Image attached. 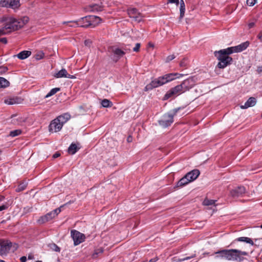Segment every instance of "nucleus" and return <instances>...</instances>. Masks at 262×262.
I'll list each match as a JSON object with an SVG mask.
<instances>
[{
	"label": "nucleus",
	"instance_id": "nucleus-1",
	"mask_svg": "<svg viewBox=\"0 0 262 262\" xmlns=\"http://www.w3.org/2000/svg\"><path fill=\"white\" fill-rule=\"evenodd\" d=\"M219 256L228 260L241 262L244 260L243 256L248 255V253L237 249L223 250L216 253Z\"/></svg>",
	"mask_w": 262,
	"mask_h": 262
},
{
	"label": "nucleus",
	"instance_id": "nucleus-2",
	"mask_svg": "<svg viewBox=\"0 0 262 262\" xmlns=\"http://www.w3.org/2000/svg\"><path fill=\"white\" fill-rule=\"evenodd\" d=\"M231 54V53L228 50V48L214 52V56L219 60L217 66L218 68L224 69L231 64L233 59L229 56Z\"/></svg>",
	"mask_w": 262,
	"mask_h": 262
},
{
	"label": "nucleus",
	"instance_id": "nucleus-3",
	"mask_svg": "<svg viewBox=\"0 0 262 262\" xmlns=\"http://www.w3.org/2000/svg\"><path fill=\"white\" fill-rule=\"evenodd\" d=\"M101 19L94 15H88L81 18L80 19L73 21L75 26L87 28L88 27H95L100 23Z\"/></svg>",
	"mask_w": 262,
	"mask_h": 262
},
{
	"label": "nucleus",
	"instance_id": "nucleus-4",
	"mask_svg": "<svg viewBox=\"0 0 262 262\" xmlns=\"http://www.w3.org/2000/svg\"><path fill=\"white\" fill-rule=\"evenodd\" d=\"M179 108H175L173 110L172 114L168 113L164 115L159 121V124L164 127L170 125L173 122V116L176 114Z\"/></svg>",
	"mask_w": 262,
	"mask_h": 262
},
{
	"label": "nucleus",
	"instance_id": "nucleus-5",
	"mask_svg": "<svg viewBox=\"0 0 262 262\" xmlns=\"http://www.w3.org/2000/svg\"><path fill=\"white\" fill-rule=\"evenodd\" d=\"M4 27L8 33L19 29L17 19L13 17H9L5 20Z\"/></svg>",
	"mask_w": 262,
	"mask_h": 262
},
{
	"label": "nucleus",
	"instance_id": "nucleus-6",
	"mask_svg": "<svg viewBox=\"0 0 262 262\" xmlns=\"http://www.w3.org/2000/svg\"><path fill=\"white\" fill-rule=\"evenodd\" d=\"M185 93L180 84L178 85L167 92L164 95L163 99L164 100H167L171 97H176L182 93Z\"/></svg>",
	"mask_w": 262,
	"mask_h": 262
},
{
	"label": "nucleus",
	"instance_id": "nucleus-7",
	"mask_svg": "<svg viewBox=\"0 0 262 262\" xmlns=\"http://www.w3.org/2000/svg\"><path fill=\"white\" fill-rule=\"evenodd\" d=\"M61 211L60 208H56L52 211L48 213L46 215L41 216L38 220L37 223L39 224H42L48 222L54 218Z\"/></svg>",
	"mask_w": 262,
	"mask_h": 262
},
{
	"label": "nucleus",
	"instance_id": "nucleus-8",
	"mask_svg": "<svg viewBox=\"0 0 262 262\" xmlns=\"http://www.w3.org/2000/svg\"><path fill=\"white\" fill-rule=\"evenodd\" d=\"M71 236L74 241V246H77L85 241V236L84 234L76 230L71 231Z\"/></svg>",
	"mask_w": 262,
	"mask_h": 262
},
{
	"label": "nucleus",
	"instance_id": "nucleus-9",
	"mask_svg": "<svg viewBox=\"0 0 262 262\" xmlns=\"http://www.w3.org/2000/svg\"><path fill=\"white\" fill-rule=\"evenodd\" d=\"M183 76V74H179V73H169L165 74L162 76L160 77V80H161V82L162 83V85L168 83L170 81H171L177 78H180V77H182Z\"/></svg>",
	"mask_w": 262,
	"mask_h": 262
},
{
	"label": "nucleus",
	"instance_id": "nucleus-10",
	"mask_svg": "<svg viewBox=\"0 0 262 262\" xmlns=\"http://www.w3.org/2000/svg\"><path fill=\"white\" fill-rule=\"evenodd\" d=\"M246 192L245 187L240 186L232 189L230 191V195L233 198L242 196Z\"/></svg>",
	"mask_w": 262,
	"mask_h": 262
},
{
	"label": "nucleus",
	"instance_id": "nucleus-11",
	"mask_svg": "<svg viewBox=\"0 0 262 262\" xmlns=\"http://www.w3.org/2000/svg\"><path fill=\"white\" fill-rule=\"evenodd\" d=\"M184 92L189 90L195 85V80L193 77H190L184 80L180 84Z\"/></svg>",
	"mask_w": 262,
	"mask_h": 262
},
{
	"label": "nucleus",
	"instance_id": "nucleus-12",
	"mask_svg": "<svg viewBox=\"0 0 262 262\" xmlns=\"http://www.w3.org/2000/svg\"><path fill=\"white\" fill-rule=\"evenodd\" d=\"M249 42L248 41H246L238 46L229 47L228 48V50L229 52L231 53V54L233 53L240 52L245 50L249 46Z\"/></svg>",
	"mask_w": 262,
	"mask_h": 262
},
{
	"label": "nucleus",
	"instance_id": "nucleus-13",
	"mask_svg": "<svg viewBox=\"0 0 262 262\" xmlns=\"http://www.w3.org/2000/svg\"><path fill=\"white\" fill-rule=\"evenodd\" d=\"M62 126L60 121L56 118L50 123L49 130L51 132H57L61 129Z\"/></svg>",
	"mask_w": 262,
	"mask_h": 262
},
{
	"label": "nucleus",
	"instance_id": "nucleus-14",
	"mask_svg": "<svg viewBox=\"0 0 262 262\" xmlns=\"http://www.w3.org/2000/svg\"><path fill=\"white\" fill-rule=\"evenodd\" d=\"M128 14L130 17L138 22H140L142 20V16L141 14L135 8H131L128 10Z\"/></svg>",
	"mask_w": 262,
	"mask_h": 262
},
{
	"label": "nucleus",
	"instance_id": "nucleus-15",
	"mask_svg": "<svg viewBox=\"0 0 262 262\" xmlns=\"http://www.w3.org/2000/svg\"><path fill=\"white\" fill-rule=\"evenodd\" d=\"M11 247V243L0 239V253L4 254L8 252Z\"/></svg>",
	"mask_w": 262,
	"mask_h": 262
},
{
	"label": "nucleus",
	"instance_id": "nucleus-16",
	"mask_svg": "<svg viewBox=\"0 0 262 262\" xmlns=\"http://www.w3.org/2000/svg\"><path fill=\"white\" fill-rule=\"evenodd\" d=\"M200 172L198 169H193L191 171L188 172L186 175L188 177V180L190 182L196 180L199 176L200 175Z\"/></svg>",
	"mask_w": 262,
	"mask_h": 262
},
{
	"label": "nucleus",
	"instance_id": "nucleus-17",
	"mask_svg": "<svg viewBox=\"0 0 262 262\" xmlns=\"http://www.w3.org/2000/svg\"><path fill=\"white\" fill-rule=\"evenodd\" d=\"M256 103V100L254 97H250L248 100L245 103L244 105H241V108L242 109L247 108L249 107L254 106Z\"/></svg>",
	"mask_w": 262,
	"mask_h": 262
},
{
	"label": "nucleus",
	"instance_id": "nucleus-18",
	"mask_svg": "<svg viewBox=\"0 0 262 262\" xmlns=\"http://www.w3.org/2000/svg\"><path fill=\"white\" fill-rule=\"evenodd\" d=\"M112 52L114 56L116 57V61H117L125 54L124 51L117 48L113 49Z\"/></svg>",
	"mask_w": 262,
	"mask_h": 262
},
{
	"label": "nucleus",
	"instance_id": "nucleus-19",
	"mask_svg": "<svg viewBox=\"0 0 262 262\" xmlns=\"http://www.w3.org/2000/svg\"><path fill=\"white\" fill-rule=\"evenodd\" d=\"M23 99L20 98H12L5 100V103L9 105L20 103Z\"/></svg>",
	"mask_w": 262,
	"mask_h": 262
},
{
	"label": "nucleus",
	"instance_id": "nucleus-20",
	"mask_svg": "<svg viewBox=\"0 0 262 262\" xmlns=\"http://www.w3.org/2000/svg\"><path fill=\"white\" fill-rule=\"evenodd\" d=\"M71 118V116L68 113H65L62 115L58 116L56 119L58 120L61 124L63 125Z\"/></svg>",
	"mask_w": 262,
	"mask_h": 262
},
{
	"label": "nucleus",
	"instance_id": "nucleus-21",
	"mask_svg": "<svg viewBox=\"0 0 262 262\" xmlns=\"http://www.w3.org/2000/svg\"><path fill=\"white\" fill-rule=\"evenodd\" d=\"M236 241L244 242H246V243L249 244L252 246H254V245L257 246V245L256 244H254V242H253V241L250 238H249L247 237H240L237 238L233 241V242H235Z\"/></svg>",
	"mask_w": 262,
	"mask_h": 262
},
{
	"label": "nucleus",
	"instance_id": "nucleus-22",
	"mask_svg": "<svg viewBox=\"0 0 262 262\" xmlns=\"http://www.w3.org/2000/svg\"><path fill=\"white\" fill-rule=\"evenodd\" d=\"M31 55V52L30 51H23L19 53L16 56L20 59H25Z\"/></svg>",
	"mask_w": 262,
	"mask_h": 262
},
{
	"label": "nucleus",
	"instance_id": "nucleus-23",
	"mask_svg": "<svg viewBox=\"0 0 262 262\" xmlns=\"http://www.w3.org/2000/svg\"><path fill=\"white\" fill-rule=\"evenodd\" d=\"M190 182V181L188 179V177H187V175L186 174L184 177H183L178 181L177 186L178 187L184 186Z\"/></svg>",
	"mask_w": 262,
	"mask_h": 262
},
{
	"label": "nucleus",
	"instance_id": "nucleus-24",
	"mask_svg": "<svg viewBox=\"0 0 262 262\" xmlns=\"http://www.w3.org/2000/svg\"><path fill=\"white\" fill-rule=\"evenodd\" d=\"M68 72L65 69H62L54 75V77L56 78H62L67 77Z\"/></svg>",
	"mask_w": 262,
	"mask_h": 262
},
{
	"label": "nucleus",
	"instance_id": "nucleus-25",
	"mask_svg": "<svg viewBox=\"0 0 262 262\" xmlns=\"http://www.w3.org/2000/svg\"><path fill=\"white\" fill-rule=\"evenodd\" d=\"M19 29L28 23L29 18L27 16H24L19 19H17Z\"/></svg>",
	"mask_w": 262,
	"mask_h": 262
},
{
	"label": "nucleus",
	"instance_id": "nucleus-26",
	"mask_svg": "<svg viewBox=\"0 0 262 262\" xmlns=\"http://www.w3.org/2000/svg\"><path fill=\"white\" fill-rule=\"evenodd\" d=\"M102 7L97 4L92 5L90 6L89 11L92 12H98L102 10Z\"/></svg>",
	"mask_w": 262,
	"mask_h": 262
},
{
	"label": "nucleus",
	"instance_id": "nucleus-27",
	"mask_svg": "<svg viewBox=\"0 0 262 262\" xmlns=\"http://www.w3.org/2000/svg\"><path fill=\"white\" fill-rule=\"evenodd\" d=\"M9 8L15 9L20 6V0H9Z\"/></svg>",
	"mask_w": 262,
	"mask_h": 262
},
{
	"label": "nucleus",
	"instance_id": "nucleus-28",
	"mask_svg": "<svg viewBox=\"0 0 262 262\" xmlns=\"http://www.w3.org/2000/svg\"><path fill=\"white\" fill-rule=\"evenodd\" d=\"M77 145L75 144L72 143L68 148V152L70 154L74 155L77 152Z\"/></svg>",
	"mask_w": 262,
	"mask_h": 262
},
{
	"label": "nucleus",
	"instance_id": "nucleus-29",
	"mask_svg": "<svg viewBox=\"0 0 262 262\" xmlns=\"http://www.w3.org/2000/svg\"><path fill=\"white\" fill-rule=\"evenodd\" d=\"M9 82L3 77H0V88H6L9 85Z\"/></svg>",
	"mask_w": 262,
	"mask_h": 262
},
{
	"label": "nucleus",
	"instance_id": "nucleus-30",
	"mask_svg": "<svg viewBox=\"0 0 262 262\" xmlns=\"http://www.w3.org/2000/svg\"><path fill=\"white\" fill-rule=\"evenodd\" d=\"M101 104L104 107H111L113 106V103L108 99H104L101 101Z\"/></svg>",
	"mask_w": 262,
	"mask_h": 262
},
{
	"label": "nucleus",
	"instance_id": "nucleus-31",
	"mask_svg": "<svg viewBox=\"0 0 262 262\" xmlns=\"http://www.w3.org/2000/svg\"><path fill=\"white\" fill-rule=\"evenodd\" d=\"M162 83L163 82H161L160 80V77L151 81V85H152L154 88H158L160 86L163 85Z\"/></svg>",
	"mask_w": 262,
	"mask_h": 262
},
{
	"label": "nucleus",
	"instance_id": "nucleus-32",
	"mask_svg": "<svg viewBox=\"0 0 262 262\" xmlns=\"http://www.w3.org/2000/svg\"><path fill=\"white\" fill-rule=\"evenodd\" d=\"M27 184L26 182H23L20 183L16 189L17 192H20L23 191L27 187Z\"/></svg>",
	"mask_w": 262,
	"mask_h": 262
},
{
	"label": "nucleus",
	"instance_id": "nucleus-33",
	"mask_svg": "<svg viewBox=\"0 0 262 262\" xmlns=\"http://www.w3.org/2000/svg\"><path fill=\"white\" fill-rule=\"evenodd\" d=\"M60 91V88H56L52 89L49 93L47 94V95L45 96V98H48L55 94H56L57 92Z\"/></svg>",
	"mask_w": 262,
	"mask_h": 262
},
{
	"label": "nucleus",
	"instance_id": "nucleus-34",
	"mask_svg": "<svg viewBox=\"0 0 262 262\" xmlns=\"http://www.w3.org/2000/svg\"><path fill=\"white\" fill-rule=\"evenodd\" d=\"M180 19H182L185 14V5H183V4H180Z\"/></svg>",
	"mask_w": 262,
	"mask_h": 262
},
{
	"label": "nucleus",
	"instance_id": "nucleus-35",
	"mask_svg": "<svg viewBox=\"0 0 262 262\" xmlns=\"http://www.w3.org/2000/svg\"><path fill=\"white\" fill-rule=\"evenodd\" d=\"M44 53L42 51H38L35 55L34 57L36 60H40L44 57Z\"/></svg>",
	"mask_w": 262,
	"mask_h": 262
},
{
	"label": "nucleus",
	"instance_id": "nucleus-36",
	"mask_svg": "<svg viewBox=\"0 0 262 262\" xmlns=\"http://www.w3.org/2000/svg\"><path fill=\"white\" fill-rule=\"evenodd\" d=\"M215 201L213 200L205 199L203 201V205L205 206L213 205L215 204Z\"/></svg>",
	"mask_w": 262,
	"mask_h": 262
},
{
	"label": "nucleus",
	"instance_id": "nucleus-37",
	"mask_svg": "<svg viewBox=\"0 0 262 262\" xmlns=\"http://www.w3.org/2000/svg\"><path fill=\"white\" fill-rule=\"evenodd\" d=\"M21 133V131L20 129H16L14 130H12L10 133V136L11 137H14L17 136L19 135Z\"/></svg>",
	"mask_w": 262,
	"mask_h": 262
},
{
	"label": "nucleus",
	"instance_id": "nucleus-38",
	"mask_svg": "<svg viewBox=\"0 0 262 262\" xmlns=\"http://www.w3.org/2000/svg\"><path fill=\"white\" fill-rule=\"evenodd\" d=\"M0 6L3 7L9 8V0H1Z\"/></svg>",
	"mask_w": 262,
	"mask_h": 262
},
{
	"label": "nucleus",
	"instance_id": "nucleus-39",
	"mask_svg": "<svg viewBox=\"0 0 262 262\" xmlns=\"http://www.w3.org/2000/svg\"><path fill=\"white\" fill-rule=\"evenodd\" d=\"M103 252V250L102 249L100 248V249H97L96 250H95L94 253H93L92 256L94 258H96L98 255H99V254H101Z\"/></svg>",
	"mask_w": 262,
	"mask_h": 262
},
{
	"label": "nucleus",
	"instance_id": "nucleus-40",
	"mask_svg": "<svg viewBox=\"0 0 262 262\" xmlns=\"http://www.w3.org/2000/svg\"><path fill=\"white\" fill-rule=\"evenodd\" d=\"M187 65V59L186 58H184L181 62H180V66L182 68H185Z\"/></svg>",
	"mask_w": 262,
	"mask_h": 262
},
{
	"label": "nucleus",
	"instance_id": "nucleus-41",
	"mask_svg": "<svg viewBox=\"0 0 262 262\" xmlns=\"http://www.w3.org/2000/svg\"><path fill=\"white\" fill-rule=\"evenodd\" d=\"M257 0H247V4L249 6H254L256 3Z\"/></svg>",
	"mask_w": 262,
	"mask_h": 262
},
{
	"label": "nucleus",
	"instance_id": "nucleus-42",
	"mask_svg": "<svg viewBox=\"0 0 262 262\" xmlns=\"http://www.w3.org/2000/svg\"><path fill=\"white\" fill-rule=\"evenodd\" d=\"M140 46V43H137L135 47L133 48V51L136 52H138L139 51Z\"/></svg>",
	"mask_w": 262,
	"mask_h": 262
},
{
	"label": "nucleus",
	"instance_id": "nucleus-43",
	"mask_svg": "<svg viewBox=\"0 0 262 262\" xmlns=\"http://www.w3.org/2000/svg\"><path fill=\"white\" fill-rule=\"evenodd\" d=\"M73 21H64V22H63V24H68L69 23H71L72 24L69 25V26L70 27H74V28L77 27L78 26H75V24L73 23Z\"/></svg>",
	"mask_w": 262,
	"mask_h": 262
},
{
	"label": "nucleus",
	"instance_id": "nucleus-44",
	"mask_svg": "<svg viewBox=\"0 0 262 262\" xmlns=\"http://www.w3.org/2000/svg\"><path fill=\"white\" fill-rule=\"evenodd\" d=\"M175 58V56L174 55H170L166 58V62H169L170 61L172 60V59Z\"/></svg>",
	"mask_w": 262,
	"mask_h": 262
},
{
	"label": "nucleus",
	"instance_id": "nucleus-45",
	"mask_svg": "<svg viewBox=\"0 0 262 262\" xmlns=\"http://www.w3.org/2000/svg\"><path fill=\"white\" fill-rule=\"evenodd\" d=\"M153 88H155L154 86H152V85H151V82L149 84H147L145 88V91H148V90H151Z\"/></svg>",
	"mask_w": 262,
	"mask_h": 262
},
{
	"label": "nucleus",
	"instance_id": "nucleus-46",
	"mask_svg": "<svg viewBox=\"0 0 262 262\" xmlns=\"http://www.w3.org/2000/svg\"><path fill=\"white\" fill-rule=\"evenodd\" d=\"M7 33H8L7 32V31H6V29H5L4 27H3L2 29H0V36L6 34Z\"/></svg>",
	"mask_w": 262,
	"mask_h": 262
},
{
	"label": "nucleus",
	"instance_id": "nucleus-47",
	"mask_svg": "<svg viewBox=\"0 0 262 262\" xmlns=\"http://www.w3.org/2000/svg\"><path fill=\"white\" fill-rule=\"evenodd\" d=\"M8 207L7 204H3V205L0 206V211H2L6 209Z\"/></svg>",
	"mask_w": 262,
	"mask_h": 262
},
{
	"label": "nucleus",
	"instance_id": "nucleus-48",
	"mask_svg": "<svg viewBox=\"0 0 262 262\" xmlns=\"http://www.w3.org/2000/svg\"><path fill=\"white\" fill-rule=\"evenodd\" d=\"M168 3H174V4H176L178 6L179 4V0H168Z\"/></svg>",
	"mask_w": 262,
	"mask_h": 262
},
{
	"label": "nucleus",
	"instance_id": "nucleus-49",
	"mask_svg": "<svg viewBox=\"0 0 262 262\" xmlns=\"http://www.w3.org/2000/svg\"><path fill=\"white\" fill-rule=\"evenodd\" d=\"M194 256H195V255H192L191 256L185 257H184L183 258L181 259L180 261H185L186 260H188V259H190L191 258L194 257Z\"/></svg>",
	"mask_w": 262,
	"mask_h": 262
},
{
	"label": "nucleus",
	"instance_id": "nucleus-50",
	"mask_svg": "<svg viewBox=\"0 0 262 262\" xmlns=\"http://www.w3.org/2000/svg\"><path fill=\"white\" fill-rule=\"evenodd\" d=\"M91 43H92V41L89 39H87L84 41V45L86 46L90 47L91 46Z\"/></svg>",
	"mask_w": 262,
	"mask_h": 262
},
{
	"label": "nucleus",
	"instance_id": "nucleus-51",
	"mask_svg": "<svg viewBox=\"0 0 262 262\" xmlns=\"http://www.w3.org/2000/svg\"><path fill=\"white\" fill-rule=\"evenodd\" d=\"M122 50L124 51L125 52V53H129L130 51V49L129 48H128L127 46H125L124 48H123Z\"/></svg>",
	"mask_w": 262,
	"mask_h": 262
},
{
	"label": "nucleus",
	"instance_id": "nucleus-52",
	"mask_svg": "<svg viewBox=\"0 0 262 262\" xmlns=\"http://www.w3.org/2000/svg\"><path fill=\"white\" fill-rule=\"evenodd\" d=\"M54 249L56 252L60 251V248L58 247L56 244H53Z\"/></svg>",
	"mask_w": 262,
	"mask_h": 262
},
{
	"label": "nucleus",
	"instance_id": "nucleus-53",
	"mask_svg": "<svg viewBox=\"0 0 262 262\" xmlns=\"http://www.w3.org/2000/svg\"><path fill=\"white\" fill-rule=\"evenodd\" d=\"M2 42L5 44L7 43V40L6 37L0 38V42Z\"/></svg>",
	"mask_w": 262,
	"mask_h": 262
},
{
	"label": "nucleus",
	"instance_id": "nucleus-54",
	"mask_svg": "<svg viewBox=\"0 0 262 262\" xmlns=\"http://www.w3.org/2000/svg\"><path fill=\"white\" fill-rule=\"evenodd\" d=\"M7 70V68L6 67H1L0 68V73L5 72Z\"/></svg>",
	"mask_w": 262,
	"mask_h": 262
},
{
	"label": "nucleus",
	"instance_id": "nucleus-55",
	"mask_svg": "<svg viewBox=\"0 0 262 262\" xmlns=\"http://www.w3.org/2000/svg\"><path fill=\"white\" fill-rule=\"evenodd\" d=\"M21 262H26L27 260V257L26 256H22L20 258Z\"/></svg>",
	"mask_w": 262,
	"mask_h": 262
},
{
	"label": "nucleus",
	"instance_id": "nucleus-56",
	"mask_svg": "<svg viewBox=\"0 0 262 262\" xmlns=\"http://www.w3.org/2000/svg\"><path fill=\"white\" fill-rule=\"evenodd\" d=\"M60 156V154L59 152H57L53 155V158L55 159V158H58Z\"/></svg>",
	"mask_w": 262,
	"mask_h": 262
},
{
	"label": "nucleus",
	"instance_id": "nucleus-57",
	"mask_svg": "<svg viewBox=\"0 0 262 262\" xmlns=\"http://www.w3.org/2000/svg\"><path fill=\"white\" fill-rule=\"evenodd\" d=\"M254 25H255V23L254 22H251L248 24V27L249 28H251L253 27H254Z\"/></svg>",
	"mask_w": 262,
	"mask_h": 262
},
{
	"label": "nucleus",
	"instance_id": "nucleus-58",
	"mask_svg": "<svg viewBox=\"0 0 262 262\" xmlns=\"http://www.w3.org/2000/svg\"><path fill=\"white\" fill-rule=\"evenodd\" d=\"M28 259H34V255L32 253H30L28 255Z\"/></svg>",
	"mask_w": 262,
	"mask_h": 262
},
{
	"label": "nucleus",
	"instance_id": "nucleus-59",
	"mask_svg": "<svg viewBox=\"0 0 262 262\" xmlns=\"http://www.w3.org/2000/svg\"><path fill=\"white\" fill-rule=\"evenodd\" d=\"M66 78H71V79H74L76 77L74 75H71L68 74L67 75V77Z\"/></svg>",
	"mask_w": 262,
	"mask_h": 262
},
{
	"label": "nucleus",
	"instance_id": "nucleus-60",
	"mask_svg": "<svg viewBox=\"0 0 262 262\" xmlns=\"http://www.w3.org/2000/svg\"><path fill=\"white\" fill-rule=\"evenodd\" d=\"M157 260H158V258L155 257V258H153L150 259L148 262H156Z\"/></svg>",
	"mask_w": 262,
	"mask_h": 262
},
{
	"label": "nucleus",
	"instance_id": "nucleus-61",
	"mask_svg": "<svg viewBox=\"0 0 262 262\" xmlns=\"http://www.w3.org/2000/svg\"><path fill=\"white\" fill-rule=\"evenodd\" d=\"M258 38L260 40V41H262V33H259L258 35Z\"/></svg>",
	"mask_w": 262,
	"mask_h": 262
},
{
	"label": "nucleus",
	"instance_id": "nucleus-62",
	"mask_svg": "<svg viewBox=\"0 0 262 262\" xmlns=\"http://www.w3.org/2000/svg\"><path fill=\"white\" fill-rule=\"evenodd\" d=\"M127 141L128 142H131L132 141V137L131 136H128L127 139Z\"/></svg>",
	"mask_w": 262,
	"mask_h": 262
},
{
	"label": "nucleus",
	"instance_id": "nucleus-63",
	"mask_svg": "<svg viewBox=\"0 0 262 262\" xmlns=\"http://www.w3.org/2000/svg\"><path fill=\"white\" fill-rule=\"evenodd\" d=\"M5 199L4 196L0 195V202L3 201Z\"/></svg>",
	"mask_w": 262,
	"mask_h": 262
},
{
	"label": "nucleus",
	"instance_id": "nucleus-64",
	"mask_svg": "<svg viewBox=\"0 0 262 262\" xmlns=\"http://www.w3.org/2000/svg\"><path fill=\"white\" fill-rule=\"evenodd\" d=\"M258 71L259 72H261L262 71V67H259L258 68Z\"/></svg>",
	"mask_w": 262,
	"mask_h": 262
}]
</instances>
